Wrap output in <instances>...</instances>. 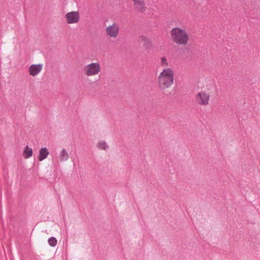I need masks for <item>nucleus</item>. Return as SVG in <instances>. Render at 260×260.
<instances>
[{"mask_svg": "<svg viewBox=\"0 0 260 260\" xmlns=\"http://www.w3.org/2000/svg\"><path fill=\"white\" fill-rule=\"evenodd\" d=\"M49 154L48 149L46 147L41 148L39 150V154L38 159L40 161H43L46 159Z\"/></svg>", "mask_w": 260, "mask_h": 260, "instance_id": "nucleus-9", "label": "nucleus"}, {"mask_svg": "<svg viewBox=\"0 0 260 260\" xmlns=\"http://www.w3.org/2000/svg\"><path fill=\"white\" fill-rule=\"evenodd\" d=\"M58 158L61 162L67 161L69 159V153L65 149H62L60 151Z\"/></svg>", "mask_w": 260, "mask_h": 260, "instance_id": "nucleus-11", "label": "nucleus"}, {"mask_svg": "<svg viewBox=\"0 0 260 260\" xmlns=\"http://www.w3.org/2000/svg\"><path fill=\"white\" fill-rule=\"evenodd\" d=\"M159 63H160V66L161 67H162L163 69L169 68L168 67L169 66V61H168L167 58L165 56H162L160 58Z\"/></svg>", "mask_w": 260, "mask_h": 260, "instance_id": "nucleus-13", "label": "nucleus"}, {"mask_svg": "<svg viewBox=\"0 0 260 260\" xmlns=\"http://www.w3.org/2000/svg\"><path fill=\"white\" fill-rule=\"evenodd\" d=\"M96 147L99 150L107 151L109 149V146L107 142L104 140H100L96 144Z\"/></svg>", "mask_w": 260, "mask_h": 260, "instance_id": "nucleus-10", "label": "nucleus"}, {"mask_svg": "<svg viewBox=\"0 0 260 260\" xmlns=\"http://www.w3.org/2000/svg\"><path fill=\"white\" fill-rule=\"evenodd\" d=\"M141 41L143 42H150L149 39L145 36H142L140 38Z\"/></svg>", "mask_w": 260, "mask_h": 260, "instance_id": "nucleus-15", "label": "nucleus"}, {"mask_svg": "<svg viewBox=\"0 0 260 260\" xmlns=\"http://www.w3.org/2000/svg\"><path fill=\"white\" fill-rule=\"evenodd\" d=\"M170 36L172 41L178 45L185 46L189 41V35L186 29L180 27H175L170 31Z\"/></svg>", "mask_w": 260, "mask_h": 260, "instance_id": "nucleus-3", "label": "nucleus"}, {"mask_svg": "<svg viewBox=\"0 0 260 260\" xmlns=\"http://www.w3.org/2000/svg\"><path fill=\"white\" fill-rule=\"evenodd\" d=\"M48 242L51 246H55L57 244V240L54 237L50 238Z\"/></svg>", "mask_w": 260, "mask_h": 260, "instance_id": "nucleus-14", "label": "nucleus"}, {"mask_svg": "<svg viewBox=\"0 0 260 260\" xmlns=\"http://www.w3.org/2000/svg\"><path fill=\"white\" fill-rule=\"evenodd\" d=\"M105 31L107 35L110 38L115 39L119 34V25L116 23H113L106 28Z\"/></svg>", "mask_w": 260, "mask_h": 260, "instance_id": "nucleus-6", "label": "nucleus"}, {"mask_svg": "<svg viewBox=\"0 0 260 260\" xmlns=\"http://www.w3.org/2000/svg\"><path fill=\"white\" fill-rule=\"evenodd\" d=\"M64 18L69 24H77L80 20V14L78 11H71L65 15Z\"/></svg>", "mask_w": 260, "mask_h": 260, "instance_id": "nucleus-5", "label": "nucleus"}, {"mask_svg": "<svg viewBox=\"0 0 260 260\" xmlns=\"http://www.w3.org/2000/svg\"><path fill=\"white\" fill-rule=\"evenodd\" d=\"M133 6L136 11L140 13H143L146 10L145 2L143 0H132Z\"/></svg>", "mask_w": 260, "mask_h": 260, "instance_id": "nucleus-8", "label": "nucleus"}, {"mask_svg": "<svg viewBox=\"0 0 260 260\" xmlns=\"http://www.w3.org/2000/svg\"><path fill=\"white\" fill-rule=\"evenodd\" d=\"M32 155V150L31 148L26 146L23 152V155L24 158L27 159L31 157Z\"/></svg>", "mask_w": 260, "mask_h": 260, "instance_id": "nucleus-12", "label": "nucleus"}, {"mask_svg": "<svg viewBox=\"0 0 260 260\" xmlns=\"http://www.w3.org/2000/svg\"><path fill=\"white\" fill-rule=\"evenodd\" d=\"M197 87L199 92L195 95L197 103L202 106L209 105L211 93L214 88V85L206 78L200 79L197 84Z\"/></svg>", "mask_w": 260, "mask_h": 260, "instance_id": "nucleus-1", "label": "nucleus"}, {"mask_svg": "<svg viewBox=\"0 0 260 260\" xmlns=\"http://www.w3.org/2000/svg\"><path fill=\"white\" fill-rule=\"evenodd\" d=\"M43 68V65L42 63L32 64L28 68V74L31 77H36L40 74Z\"/></svg>", "mask_w": 260, "mask_h": 260, "instance_id": "nucleus-7", "label": "nucleus"}, {"mask_svg": "<svg viewBox=\"0 0 260 260\" xmlns=\"http://www.w3.org/2000/svg\"><path fill=\"white\" fill-rule=\"evenodd\" d=\"M83 72L87 77L96 76L101 72V64L97 61L92 62L84 67Z\"/></svg>", "mask_w": 260, "mask_h": 260, "instance_id": "nucleus-4", "label": "nucleus"}, {"mask_svg": "<svg viewBox=\"0 0 260 260\" xmlns=\"http://www.w3.org/2000/svg\"><path fill=\"white\" fill-rule=\"evenodd\" d=\"M175 72L172 68H165L157 77V86L162 91L171 88L174 83Z\"/></svg>", "mask_w": 260, "mask_h": 260, "instance_id": "nucleus-2", "label": "nucleus"}]
</instances>
